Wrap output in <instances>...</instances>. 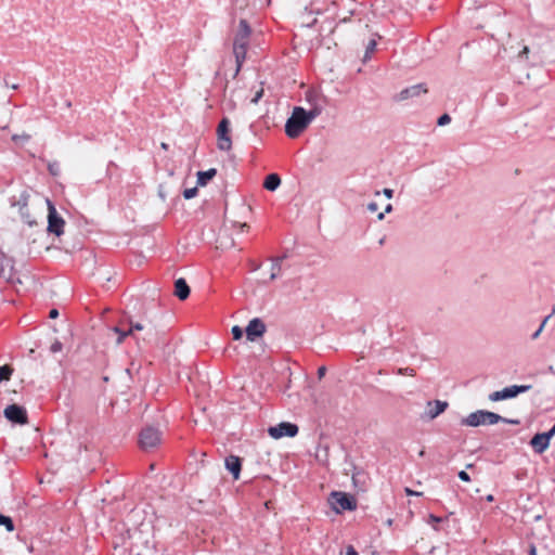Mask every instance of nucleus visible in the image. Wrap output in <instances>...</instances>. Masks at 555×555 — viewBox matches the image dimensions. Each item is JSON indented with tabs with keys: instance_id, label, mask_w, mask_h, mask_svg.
<instances>
[{
	"instance_id": "obj_1",
	"label": "nucleus",
	"mask_w": 555,
	"mask_h": 555,
	"mask_svg": "<svg viewBox=\"0 0 555 555\" xmlns=\"http://www.w3.org/2000/svg\"><path fill=\"white\" fill-rule=\"evenodd\" d=\"M128 325L129 326L126 330L128 331V334L137 340L138 345H140V340L147 345H158L159 332L153 324V320L146 314H144L143 321H133L129 319Z\"/></svg>"
},
{
	"instance_id": "obj_2",
	"label": "nucleus",
	"mask_w": 555,
	"mask_h": 555,
	"mask_svg": "<svg viewBox=\"0 0 555 555\" xmlns=\"http://www.w3.org/2000/svg\"><path fill=\"white\" fill-rule=\"evenodd\" d=\"M250 34L251 28L246 18L241 17L233 41V53L237 65L236 72L241 69V66L245 61Z\"/></svg>"
},
{
	"instance_id": "obj_3",
	"label": "nucleus",
	"mask_w": 555,
	"mask_h": 555,
	"mask_svg": "<svg viewBox=\"0 0 555 555\" xmlns=\"http://www.w3.org/2000/svg\"><path fill=\"white\" fill-rule=\"evenodd\" d=\"M310 125L306 117V109L301 106H295L292 115L288 117L285 124V133L295 139L299 137L302 131Z\"/></svg>"
},
{
	"instance_id": "obj_4",
	"label": "nucleus",
	"mask_w": 555,
	"mask_h": 555,
	"mask_svg": "<svg viewBox=\"0 0 555 555\" xmlns=\"http://www.w3.org/2000/svg\"><path fill=\"white\" fill-rule=\"evenodd\" d=\"M500 420H502V416L494 412L477 410L462 418L461 425L469 427L494 425L500 423Z\"/></svg>"
},
{
	"instance_id": "obj_5",
	"label": "nucleus",
	"mask_w": 555,
	"mask_h": 555,
	"mask_svg": "<svg viewBox=\"0 0 555 555\" xmlns=\"http://www.w3.org/2000/svg\"><path fill=\"white\" fill-rule=\"evenodd\" d=\"M328 502L336 513L357 508V500L352 495L340 491H333L330 494Z\"/></svg>"
},
{
	"instance_id": "obj_6",
	"label": "nucleus",
	"mask_w": 555,
	"mask_h": 555,
	"mask_svg": "<svg viewBox=\"0 0 555 555\" xmlns=\"http://www.w3.org/2000/svg\"><path fill=\"white\" fill-rule=\"evenodd\" d=\"M162 441V433L158 428L147 425L143 427L139 435L140 448L144 451L156 448Z\"/></svg>"
},
{
	"instance_id": "obj_7",
	"label": "nucleus",
	"mask_w": 555,
	"mask_h": 555,
	"mask_svg": "<svg viewBox=\"0 0 555 555\" xmlns=\"http://www.w3.org/2000/svg\"><path fill=\"white\" fill-rule=\"evenodd\" d=\"M48 205V232L60 236L64 233L65 220L57 212L54 204L47 199Z\"/></svg>"
},
{
	"instance_id": "obj_8",
	"label": "nucleus",
	"mask_w": 555,
	"mask_h": 555,
	"mask_svg": "<svg viewBox=\"0 0 555 555\" xmlns=\"http://www.w3.org/2000/svg\"><path fill=\"white\" fill-rule=\"evenodd\" d=\"M230 119L223 117L217 127V145L221 151H230L232 147V140L230 137Z\"/></svg>"
},
{
	"instance_id": "obj_9",
	"label": "nucleus",
	"mask_w": 555,
	"mask_h": 555,
	"mask_svg": "<svg viewBox=\"0 0 555 555\" xmlns=\"http://www.w3.org/2000/svg\"><path fill=\"white\" fill-rule=\"evenodd\" d=\"M268 433L274 439L295 437L298 434V426L293 423L282 422L276 426L269 427Z\"/></svg>"
},
{
	"instance_id": "obj_10",
	"label": "nucleus",
	"mask_w": 555,
	"mask_h": 555,
	"mask_svg": "<svg viewBox=\"0 0 555 555\" xmlns=\"http://www.w3.org/2000/svg\"><path fill=\"white\" fill-rule=\"evenodd\" d=\"M7 420L12 423L25 425L28 423L26 409L18 404H10L3 412Z\"/></svg>"
},
{
	"instance_id": "obj_11",
	"label": "nucleus",
	"mask_w": 555,
	"mask_h": 555,
	"mask_svg": "<svg viewBox=\"0 0 555 555\" xmlns=\"http://www.w3.org/2000/svg\"><path fill=\"white\" fill-rule=\"evenodd\" d=\"M28 199H29L28 192L23 191L20 194L18 198H15V197L12 198L11 205L13 207H17L22 219L29 225H33L35 223V221L31 220V218H30V214H29V209H28Z\"/></svg>"
},
{
	"instance_id": "obj_12",
	"label": "nucleus",
	"mask_w": 555,
	"mask_h": 555,
	"mask_svg": "<svg viewBox=\"0 0 555 555\" xmlns=\"http://www.w3.org/2000/svg\"><path fill=\"white\" fill-rule=\"evenodd\" d=\"M351 479L357 491H366L370 482L369 474L362 468L351 464Z\"/></svg>"
},
{
	"instance_id": "obj_13",
	"label": "nucleus",
	"mask_w": 555,
	"mask_h": 555,
	"mask_svg": "<svg viewBox=\"0 0 555 555\" xmlns=\"http://www.w3.org/2000/svg\"><path fill=\"white\" fill-rule=\"evenodd\" d=\"M447 401L434 400L428 401L426 405V411L422 414L421 418L424 421H431L443 413L448 408Z\"/></svg>"
},
{
	"instance_id": "obj_14",
	"label": "nucleus",
	"mask_w": 555,
	"mask_h": 555,
	"mask_svg": "<svg viewBox=\"0 0 555 555\" xmlns=\"http://www.w3.org/2000/svg\"><path fill=\"white\" fill-rule=\"evenodd\" d=\"M246 338L249 341H255L257 338L261 337L266 333V324L259 318H254L249 321L248 325L245 328Z\"/></svg>"
},
{
	"instance_id": "obj_15",
	"label": "nucleus",
	"mask_w": 555,
	"mask_h": 555,
	"mask_svg": "<svg viewBox=\"0 0 555 555\" xmlns=\"http://www.w3.org/2000/svg\"><path fill=\"white\" fill-rule=\"evenodd\" d=\"M426 92H427V89H426L425 85L417 83V85H414V86L403 89L402 91H400V93H398L396 95L395 99L397 101H404V100H408V99H411L414 96H418L420 94L426 93Z\"/></svg>"
},
{
	"instance_id": "obj_16",
	"label": "nucleus",
	"mask_w": 555,
	"mask_h": 555,
	"mask_svg": "<svg viewBox=\"0 0 555 555\" xmlns=\"http://www.w3.org/2000/svg\"><path fill=\"white\" fill-rule=\"evenodd\" d=\"M531 388H532L531 385H512V386L503 388L501 391H502L503 399L506 400V399L515 398L520 393L527 392Z\"/></svg>"
},
{
	"instance_id": "obj_17",
	"label": "nucleus",
	"mask_w": 555,
	"mask_h": 555,
	"mask_svg": "<svg viewBox=\"0 0 555 555\" xmlns=\"http://www.w3.org/2000/svg\"><path fill=\"white\" fill-rule=\"evenodd\" d=\"M225 467L233 475L235 480L238 479L241 473V459L235 455H230L225 459Z\"/></svg>"
},
{
	"instance_id": "obj_18",
	"label": "nucleus",
	"mask_w": 555,
	"mask_h": 555,
	"mask_svg": "<svg viewBox=\"0 0 555 555\" xmlns=\"http://www.w3.org/2000/svg\"><path fill=\"white\" fill-rule=\"evenodd\" d=\"M190 286L183 278H179L175 281V295L180 300H185L190 296Z\"/></svg>"
},
{
	"instance_id": "obj_19",
	"label": "nucleus",
	"mask_w": 555,
	"mask_h": 555,
	"mask_svg": "<svg viewBox=\"0 0 555 555\" xmlns=\"http://www.w3.org/2000/svg\"><path fill=\"white\" fill-rule=\"evenodd\" d=\"M530 446L532 447L535 453L542 454L548 448L550 444L547 443L546 436L540 435L539 433L531 438Z\"/></svg>"
},
{
	"instance_id": "obj_20",
	"label": "nucleus",
	"mask_w": 555,
	"mask_h": 555,
	"mask_svg": "<svg viewBox=\"0 0 555 555\" xmlns=\"http://www.w3.org/2000/svg\"><path fill=\"white\" fill-rule=\"evenodd\" d=\"M12 269V260L0 251V278H10Z\"/></svg>"
},
{
	"instance_id": "obj_21",
	"label": "nucleus",
	"mask_w": 555,
	"mask_h": 555,
	"mask_svg": "<svg viewBox=\"0 0 555 555\" xmlns=\"http://www.w3.org/2000/svg\"><path fill=\"white\" fill-rule=\"evenodd\" d=\"M281 185V178L278 173H270L263 181V188L268 191H275Z\"/></svg>"
},
{
	"instance_id": "obj_22",
	"label": "nucleus",
	"mask_w": 555,
	"mask_h": 555,
	"mask_svg": "<svg viewBox=\"0 0 555 555\" xmlns=\"http://www.w3.org/2000/svg\"><path fill=\"white\" fill-rule=\"evenodd\" d=\"M217 175V169L210 168L206 171L197 172V185L205 186L215 176Z\"/></svg>"
},
{
	"instance_id": "obj_23",
	"label": "nucleus",
	"mask_w": 555,
	"mask_h": 555,
	"mask_svg": "<svg viewBox=\"0 0 555 555\" xmlns=\"http://www.w3.org/2000/svg\"><path fill=\"white\" fill-rule=\"evenodd\" d=\"M286 256H283V257H276V258H273L272 259V273L270 275V281H273L275 280L279 275H280V272H281V269H282V261L283 259H285Z\"/></svg>"
},
{
	"instance_id": "obj_24",
	"label": "nucleus",
	"mask_w": 555,
	"mask_h": 555,
	"mask_svg": "<svg viewBox=\"0 0 555 555\" xmlns=\"http://www.w3.org/2000/svg\"><path fill=\"white\" fill-rule=\"evenodd\" d=\"M322 113V106L318 104H312V107L309 111H306V117L311 124V121L318 117Z\"/></svg>"
},
{
	"instance_id": "obj_25",
	"label": "nucleus",
	"mask_w": 555,
	"mask_h": 555,
	"mask_svg": "<svg viewBox=\"0 0 555 555\" xmlns=\"http://www.w3.org/2000/svg\"><path fill=\"white\" fill-rule=\"evenodd\" d=\"M0 526L5 527L9 532L14 531V522L11 517L2 515L0 513Z\"/></svg>"
},
{
	"instance_id": "obj_26",
	"label": "nucleus",
	"mask_w": 555,
	"mask_h": 555,
	"mask_svg": "<svg viewBox=\"0 0 555 555\" xmlns=\"http://www.w3.org/2000/svg\"><path fill=\"white\" fill-rule=\"evenodd\" d=\"M13 373V369L5 364L0 366V383L3 380H9L11 378V375Z\"/></svg>"
},
{
	"instance_id": "obj_27",
	"label": "nucleus",
	"mask_w": 555,
	"mask_h": 555,
	"mask_svg": "<svg viewBox=\"0 0 555 555\" xmlns=\"http://www.w3.org/2000/svg\"><path fill=\"white\" fill-rule=\"evenodd\" d=\"M113 332H114V333H116V334L118 335V336H117V339H116V344H117V345H120V344L124 341V339H125L126 337L130 336V335L128 334V331H127V330H124V328H121V327H119V326H115V327H113Z\"/></svg>"
},
{
	"instance_id": "obj_28",
	"label": "nucleus",
	"mask_w": 555,
	"mask_h": 555,
	"mask_svg": "<svg viewBox=\"0 0 555 555\" xmlns=\"http://www.w3.org/2000/svg\"><path fill=\"white\" fill-rule=\"evenodd\" d=\"M48 170L50 172V175L54 176V177H57L61 172V167H60V163L54 160V162H49L48 163Z\"/></svg>"
},
{
	"instance_id": "obj_29",
	"label": "nucleus",
	"mask_w": 555,
	"mask_h": 555,
	"mask_svg": "<svg viewBox=\"0 0 555 555\" xmlns=\"http://www.w3.org/2000/svg\"><path fill=\"white\" fill-rule=\"evenodd\" d=\"M29 140H30V135L27 133L12 135V141L15 143H25V142H28Z\"/></svg>"
},
{
	"instance_id": "obj_30",
	"label": "nucleus",
	"mask_w": 555,
	"mask_h": 555,
	"mask_svg": "<svg viewBox=\"0 0 555 555\" xmlns=\"http://www.w3.org/2000/svg\"><path fill=\"white\" fill-rule=\"evenodd\" d=\"M376 40L372 39L369 41L367 46H366V49H365V55H364V61H366L367 59H370V55L371 53L375 50L376 48Z\"/></svg>"
},
{
	"instance_id": "obj_31",
	"label": "nucleus",
	"mask_w": 555,
	"mask_h": 555,
	"mask_svg": "<svg viewBox=\"0 0 555 555\" xmlns=\"http://www.w3.org/2000/svg\"><path fill=\"white\" fill-rule=\"evenodd\" d=\"M233 339L238 340L243 337L244 331L238 325H234L231 330Z\"/></svg>"
},
{
	"instance_id": "obj_32",
	"label": "nucleus",
	"mask_w": 555,
	"mask_h": 555,
	"mask_svg": "<svg viewBox=\"0 0 555 555\" xmlns=\"http://www.w3.org/2000/svg\"><path fill=\"white\" fill-rule=\"evenodd\" d=\"M197 192H198V190L196 186L191 188V189H185L183 192V196L185 199H191L197 195Z\"/></svg>"
},
{
	"instance_id": "obj_33",
	"label": "nucleus",
	"mask_w": 555,
	"mask_h": 555,
	"mask_svg": "<svg viewBox=\"0 0 555 555\" xmlns=\"http://www.w3.org/2000/svg\"><path fill=\"white\" fill-rule=\"evenodd\" d=\"M247 5L246 0H234L233 2V10L236 13V11H242Z\"/></svg>"
},
{
	"instance_id": "obj_34",
	"label": "nucleus",
	"mask_w": 555,
	"mask_h": 555,
	"mask_svg": "<svg viewBox=\"0 0 555 555\" xmlns=\"http://www.w3.org/2000/svg\"><path fill=\"white\" fill-rule=\"evenodd\" d=\"M398 374L406 375V376H415V370L412 367H400V369H398Z\"/></svg>"
},
{
	"instance_id": "obj_35",
	"label": "nucleus",
	"mask_w": 555,
	"mask_h": 555,
	"mask_svg": "<svg viewBox=\"0 0 555 555\" xmlns=\"http://www.w3.org/2000/svg\"><path fill=\"white\" fill-rule=\"evenodd\" d=\"M262 95H263V88H260L259 90H257L255 92L254 96L250 99V102L253 104H257L260 101V99L262 98Z\"/></svg>"
},
{
	"instance_id": "obj_36",
	"label": "nucleus",
	"mask_w": 555,
	"mask_h": 555,
	"mask_svg": "<svg viewBox=\"0 0 555 555\" xmlns=\"http://www.w3.org/2000/svg\"><path fill=\"white\" fill-rule=\"evenodd\" d=\"M450 121H451V117H450L448 114H443V115H441V116L438 118L437 124H438V126H446V125H448Z\"/></svg>"
},
{
	"instance_id": "obj_37",
	"label": "nucleus",
	"mask_w": 555,
	"mask_h": 555,
	"mask_svg": "<svg viewBox=\"0 0 555 555\" xmlns=\"http://www.w3.org/2000/svg\"><path fill=\"white\" fill-rule=\"evenodd\" d=\"M63 349V344L60 341V340H55L51 347H50V351L52 353H56V352H60L61 350Z\"/></svg>"
},
{
	"instance_id": "obj_38",
	"label": "nucleus",
	"mask_w": 555,
	"mask_h": 555,
	"mask_svg": "<svg viewBox=\"0 0 555 555\" xmlns=\"http://www.w3.org/2000/svg\"><path fill=\"white\" fill-rule=\"evenodd\" d=\"M551 315H547L543 322L541 323V325L539 326V328L532 334V339H537L539 337V335L541 334V332L543 331V327L544 325L546 324L547 320L550 319Z\"/></svg>"
},
{
	"instance_id": "obj_39",
	"label": "nucleus",
	"mask_w": 555,
	"mask_h": 555,
	"mask_svg": "<svg viewBox=\"0 0 555 555\" xmlns=\"http://www.w3.org/2000/svg\"><path fill=\"white\" fill-rule=\"evenodd\" d=\"M489 400L490 401H501V400H504L503 396H502V391L498 390V391H494V392L490 393L489 395Z\"/></svg>"
},
{
	"instance_id": "obj_40",
	"label": "nucleus",
	"mask_w": 555,
	"mask_h": 555,
	"mask_svg": "<svg viewBox=\"0 0 555 555\" xmlns=\"http://www.w3.org/2000/svg\"><path fill=\"white\" fill-rule=\"evenodd\" d=\"M457 476H459V478H460L462 481L467 482V481H469V480H470L469 475H468L465 470H461V472H459Z\"/></svg>"
},
{
	"instance_id": "obj_41",
	"label": "nucleus",
	"mask_w": 555,
	"mask_h": 555,
	"mask_svg": "<svg viewBox=\"0 0 555 555\" xmlns=\"http://www.w3.org/2000/svg\"><path fill=\"white\" fill-rule=\"evenodd\" d=\"M378 209V205L375 202H371L367 204V210L371 212H375Z\"/></svg>"
},
{
	"instance_id": "obj_42",
	"label": "nucleus",
	"mask_w": 555,
	"mask_h": 555,
	"mask_svg": "<svg viewBox=\"0 0 555 555\" xmlns=\"http://www.w3.org/2000/svg\"><path fill=\"white\" fill-rule=\"evenodd\" d=\"M500 422L506 423V424H513V425H518L519 424L518 420L506 418V417H503V416H502V420H500Z\"/></svg>"
},
{
	"instance_id": "obj_43",
	"label": "nucleus",
	"mask_w": 555,
	"mask_h": 555,
	"mask_svg": "<svg viewBox=\"0 0 555 555\" xmlns=\"http://www.w3.org/2000/svg\"><path fill=\"white\" fill-rule=\"evenodd\" d=\"M404 491H405L406 495H415V496H421V495H423V493H422V492L413 491V490H411L410 488H405V489H404Z\"/></svg>"
},
{
	"instance_id": "obj_44",
	"label": "nucleus",
	"mask_w": 555,
	"mask_h": 555,
	"mask_svg": "<svg viewBox=\"0 0 555 555\" xmlns=\"http://www.w3.org/2000/svg\"><path fill=\"white\" fill-rule=\"evenodd\" d=\"M325 373H326V367L325 366H320L318 369V377H319V379L323 378L325 376Z\"/></svg>"
},
{
	"instance_id": "obj_45",
	"label": "nucleus",
	"mask_w": 555,
	"mask_h": 555,
	"mask_svg": "<svg viewBox=\"0 0 555 555\" xmlns=\"http://www.w3.org/2000/svg\"><path fill=\"white\" fill-rule=\"evenodd\" d=\"M383 194H384L387 198H392V196H393V190H391V189H387V188H386V189H384V190H383Z\"/></svg>"
},
{
	"instance_id": "obj_46",
	"label": "nucleus",
	"mask_w": 555,
	"mask_h": 555,
	"mask_svg": "<svg viewBox=\"0 0 555 555\" xmlns=\"http://www.w3.org/2000/svg\"><path fill=\"white\" fill-rule=\"evenodd\" d=\"M346 555H358V552L356 551V548L353 546L349 545L347 547Z\"/></svg>"
},
{
	"instance_id": "obj_47",
	"label": "nucleus",
	"mask_w": 555,
	"mask_h": 555,
	"mask_svg": "<svg viewBox=\"0 0 555 555\" xmlns=\"http://www.w3.org/2000/svg\"><path fill=\"white\" fill-rule=\"evenodd\" d=\"M57 317H59L57 309H51L50 312H49V318L56 319Z\"/></svg>"
},
{
	"instance_id": "obj_48",
	"label": "nucleus",
	"mask_w": 555,
	"mask_h": 555,
	"mask_svg": "<svg viewBox=\"0 0 555 555\" xmlns=\"http://www.w3.org/2000/svg\"><path fill=\"white\" fill-rule=\"evenodd\" d=\"M540 435H544L546 436V440H547V443L550 444V440L553 436H555L554 434H552V430L550 429L546 433H540Z\"/></svg>"
},
{
	"instance_id": "obj_49",
	"label": "nucleus",
	"mask_w": 555,
	"mask_h": 555,
	"mask_svg": "<svg viewBox=\"0 0 555 555\" xmlns=\"http://www.w3.org/2000/svg\"><path fill=\"white\" fill-rule=\"evenodd\" d=\"M528 554L529 555H537V547L533 544L530 545Z\"/></svg>"
},
{
	"instance_id": "obj_50",
	"label": "nucleus",
	"mask_w": 555,
	"mask_h": 555,
	"mask_svg": "<svg viewBox=\"0 0 555 555\" xmlns=\"http://www.w3.org/2000/svg\"><path fill=\"white\" fill-rule=\"evenodd\" d=\"M529 53V48L524 47V49L519 52V56L522 57L524 55H527Z\"/></svg>"
},
{
	"instance_id": "obj_51",
	"label": "nucleus",
	"mask_w": 555,
	"mask_h": 555,
	"mask_svg": "<svg viewBox=\"0 0 555 555\" xmlns=\"http://www.w3.org/2000/svg\"><path fill=\"white\" fill-rule=\"evenodd\" d=\"M430 521L433 522H440L442 519L440 517H437L435 515L429 516Z\"/></svg>"
},
{
	"instance_id": "obj_52",
	"label": "nucleus",
	"mask_w": 555,
	"mask_h": 555,
	"mask_svg": "<svg viewBox=\"0 0 555 555\" xmlns=\"http://www.w3.org/2000/svg\"><path fill=\"white\" fill-rule=\"evenodd\" d=\"M4 83H5L7 87H9V88H11L13 90H16L18 88L17 85H9V82L7 80H4Z\"/></svg>"
},
{
	"instance_id": "obj_53",
	"label": "nucleus",
	"mask_w": 555,
	"mask_h": 555,
	"mask_svg": "<svg viewBox=\"0 0 555 555\" xmlns=\"http://www.w3.org/2000/svg\"><path fill=\"white\" fill-rule=\"evenodd\" d=\"M390 211H392V205L391 204H388L386 207H385V214H389Z\"/></svg>"
},
{
	"instance_id": "obj_54",
	"label": "nucleus",
	"mask_w": 555,
	"mask_h": 555,
	"mask_svg": "<svg viewBox=\"0 0 555 555\" xmlns=\"http://www.w3.org/2000/svg\"><path fill=\"white\" fill-rule=\"evenodd\" d=\"M384 218H385V212H379V214L377 215V219H378V220H383Z\"/></svg>"
},
{
	"instance_id": "obj_55",
	"label": "nucleus",
	"mask_w": 555,
	"mask_h": 555,
	"mask_svg": "<svg viewBox=\"0 0 555 555\" xmlns=\"http://www.w3.org/2000/svg\"><path fill=\"white\" fill-rule=\"evenodd\" d=\"M486 500H487L488 502H492V501L494 500V498H493V495H492V494H489V495H487Z\"/></svg>"
},
{
	"instance_id": "obj_56",
	"label": "nucleus",
	"mask_w": 555,
	"mask_h": 555,
	"mask_svg": "<svg viewBox=\"0 0 555 555\" xmlns=\"http://www.w3.org/2000/svg\"><path fill=\"white\" fill-rule=\"evenodd\" d=\"M240 228H241L242 230H244V229H248V224H247V223H241V224H240Z\"/></svg>"
},
{
	"instance_id": "obj_57",
	"label": "nucleus",
	"mask_w": 555,
	"mask_h": 555,
	"mask_svg": "<svg viewBox=\"0 0 555 555\" xmlns=\"http://www.w3.org/2000/svg\"><path fill=\"white\" fill-rule=\"evenodd\" d=\"M551 430H552V434L555 435V424L552 426Z\"/></svg>"
},
{
	"instance_id": "obj_58",
	"label": "nucleus",
	"mask_w": 555,
	"mask_h": 555,
	"mask_svg": "<svg viewBox=\"0 0 555 555\" xmlns=\"http://www.w3.org/2000/svg\"><path fill=\"white\" fill-rule=\"evenodd\" d=\"M162 147L166 150L168 145L166 143H162Z\"/></svg>"
},
{
	"instance_id": "obj_59",
	"label": "nucleus",
	"mask_w": 555,
	"mask_h": 555,
	"mask_svg": "<svg viewBox=\"0 0 555 555\" xmlns=\"http://www.w3.org/2000/svg\"><path fill=\"white\" fill-rule=\"evenodd\" d=\"M424 454H425L424 450L420 451V456H423Z\"/></svg>"
}]
</instances>
